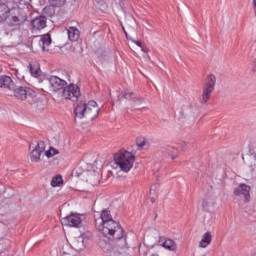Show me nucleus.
I'll list each match as a JSON object with an SVG mask.
<instances>
[{"mask_svg": "<svg viewBox=\"0 0 256 256\" xmlns=\"http://www.w3.org/2000/svg\"><path fill=\"white\" fill-rule=\"evenodd\" d=\"M72 249L75 251H83L85 249V243L83 242V238H78L72 242Z\"/></svg>", "mask_w": 256, "mask_h": 256, "instance_id": "20", "label": "nucleus"}, {"mask_svg": "<svg viewBox=\"0 0 256 256\" xmlns=\"http://www.w3.org/2000/svg\"><path fill=\"white\" fill-rule=\"evenodd\" d=\"M215 85H217V77L214 74H209L202 89V100L201 103L207 104L211 99V93L215 91Z\"/></svg>", "mask_w": 256, "mask_h": 256, "instance_id": "6", "label": "nucleus"}, {"mask_svg": "<svg viewBox=\"0 0 256 256\" xmlns=\"http://www.w3.org/2000/svg\"><path fill=\"white\" fill-rule=\"evenodd\" d=\"M121 99H127L128 101H133V99H136V95L133 92H130L129 90H124L122 93L118 94V101H121Z\"/></svg>", "mask_w": 256, "mask_h": 256, "instance_id": "19", "label": "nucleus"}, {"mask_svg": "<svg viewBox=\"0 0 256 256\" xmlns=\"http://www.w3.org/2000/svg\"><path fill=\"white\" fill-rule=\"evenodd\" d=\"M143 98H141V97H137L136 96V98H134L133 100H132V107H137V105H141V103H143Z\"/></svg>", "mask_w": 256, "mask_h": 256, "instance_id": "26", "label": "nucleus"}, {"mask_svg": "<svg viewBox=\"0 0 256 256\" xmlns=\"http://www.w3.org/2000/svg\"><path fill=\"white\" fill-rule=\"evenodd\" d=\"M45 155H46V157H48V159H51V157H53V152H52V150L50 149V150H47L46 152H45Z\"/></svg>", "mask_w": 256, "mask_h": 256, "instance_id": "28", "label": "nucleus"}, {"mask_svg": "<svg viewBox=\"0 0 256 256\" xmlns=\"http://www.w3.org/2000/svg\"><path fill=\"white\" fill-rule=\"evenodd\" d=\"M162 153L163 155H165V157H171V159H176L175 155H177V148L173 146H167L166 148L162 149Z\"/></svg>", "mask_w": 256, "mask_h": 256, "instance_id": "18", "label": "nucleus"}, {"mask_svg": "<svg viewBox=\"0 0 256 256\" xmlns=\"http://www.w3.org/2000/svg\"><path fill=\"white\" fill-rule=\"evenodd\" d=\"M45 152V142L40 141L30 153V159L34 163L41 161V154Z\"/></svg>", "mask_w": 256, "mask_h": 256, "instance_id": "9", "label": "nucleus"}, {"mask_svg": "<svg viewBox=\"0 0 256 256\" xmlns=\"http://www.w3.org/2000/svg\"><path fill=\"white\" fill-rule=\"evenodd\" d=\"M253 256H256V253Z\"/></svg>", "mask_w": 256, "mask_h": 256, "instance_id": "39", "label": "nucleus"}, {"mask_svg": "<svg viewBox=\"0 0 256 256\" xmlns=\"http://www.w3.org/2000/svg\"><path fill=\"white\" fill-rule=\"evenodd\" d=\"M211 241H213V234H211V232H206L202 235V239L199 242V247L201 249H207V247L211 245Z\"/></svg>", "mask_w": 256, "mask_h": 256, "instance_id": "14", "label": "nucleus"}, {"mask_svg": "<svg viewBox=\"0 0 256 256\" xmlns=\"http://www.w3.org/2000/svg\"><path fill=\"white\" fill-rule=\"evenodd\" d=\"M43 15H45L46 17H53L55 15V6L51 4L50 6H46L43 9Z\"/></svg>", "mask_w": 256, "mask_h": 256, "instance_id": "22", "label": "nucleus"}, {"mask_svg": "<svg viewBox=\"0 0 256 256\" xmlns=\"http://www.w3.org/2000/svg\"><path fill=\"white\" fill-rule=\"evenodd\" d=\"M152 256H159V254H152Z\"/></svg>", "mask_w": 256, "mask_h": 256, "instance_id": "35", "label": "nucleus"}, {"mask_svg": "<svg viewBox=\"0 0 256 256\" xmlns=\"http://www.w3.org/2000/svg\"><path fill=\"white\" fill-rule=\"evenodd\" d=\"M0 87L2 89H8L9 91H13V89H15V83L13 82V79H11V77L1 76Z\"/></svg>", "mask_w": 256, "mask_h": 256, "instance_id": "13", "label": "nucleus"}, {"mask_svg": "<svg viewBox=\"0 0 256 256\" xmlns=\"http://www.w3.org/2000/svg\"><path fill=\"white\" fill-rule=\"evenodd\" d=\"M254 157L256 159V147L254 148Z\"/></svg>", "mask_w": 256, "mask_h": 256, "instance_id": "34", "label": "nucleus"}, {"mask_svg": "<svg viewBox=\"0 0 256 256\" xmlns=\"http://www.w3.org/2000/svg\"><path fill=\"white\" fill-rule=\"evenodd\" d=\"M12 91L16 99H19V101H27L30 105H33V103H35V99H37V92L27 86H20L17 88L14 86Z\"/></svg>", "mask_w": 256, "mask_h": 256, "instance_id": "5", "label": "nucleus"}, {"mask_svg": "<svg viewBox=\"0 0 256 256\" xmlns=\"http://www.w3.org/2000/svg\"><path fill=\"white\" fill-rule=\"evenodd\" d=\"M138 147H145V140H137Z\"/></svg>", "mask_w": 256, "mask_h": 256, "instance_id": "29", "label": "nucleus"}, {"mask_svg": "<svg viewBox=\"0 0 256 256\" xmlns=\"http://www.w3.org/2000/svg\"><path fill=\"white\" fill-rule=\"evenodd\" d=\"M67 35H68L69 41H79V37H80L79 29L75 27H69L67 29Z\"/></svg>", "mask_w": 256, "mask_h": 256, "instance_id": "16", "label": "nucleus"}, {"mask_svg": "<svg viewBox=\"0 0 256 256\" xmlns=\"http://www.w3.org/2000/svg\"><path fill=\"white\" fill-rule=\"evenodd\" d=\"M114 162L124 173H129L133 169L135 156L129 151H121L114 155Z\"/></svg>", "mask_w": 256, "mask_h": 256, "instance_id": "4", "label": "nucleus"}, {"mask_svg": "<svg viewBox=\"0 0 256 256\" xmlns=\"http://www.w3.org/2000/svg\"><path fill=\"white\" fill-rule=\"evenodd\" d=\"M72 251H73V248H71V245L64 244L61 247L60 253L62 256H65V255L71 256Z\"/></svg>", "mask_w": 256, "mask_h": 256, "instance_id": "23", "label": "nucleus"}, {"mask_svg": "<svg viewBox=\"0 0 256 256\" xmlns=\"http://www.w3.org/2000/svg\"><path fill=\"white\" fill-rule=\"evenodd\" d=\"M211 205H213L212 201H209L207 199H203L202 200V207L203 209H205L207 211V209H209V207H211Z\"/></svg>", "mask_w": 256, "mask_h": 256, "instance_id": "27", "label": "nucleus"}, {"mask_svg": "<svg viewBox=\"0 0 256 256\" xmlns=\"http://www.w3.org/2000/svg\"><path fill=\"white\" fill-rule=\"evenodd\" d=\"M132 43H135L137 47H141V41L132 39Z\"/></svg>", "mask_w": 256, "mask_h": 256, "instance_id": "31", "label": "nucleus"}, {"mask_svg": "<svg viewBox=\"0 0 256 256\" xmlns=\"http://www.w3.org/2000/svg\"><path fill=\"white\" fill-rule=\"evenodd\" d=\"M75 115L78 119H96L99 115V106H97V102L91 100L88 103L86 102H78L75 108Z\"/></svg>", "mask_w": 256, "mask_h": 256, "instance_id": "2", "label": "nucleus"}, {"mask_svg": "<svg viewBox=\"0 0 256 256\" xmlns=\"http://www.w3.org/2000/svg\"><path fill=\"white\" fill-rule=\"evenodd\" d=\"M256 47V46H255ZM255 51H256V48H255Z\"/></svg>", "mask_w": 256, "mask_h": 256, "instance_id": "40", "label": "nucleus"}, {"mask_svg": "<svg viewBox=\"0 0 256 256\" xmlns=\"http://www.w3.org/2000/svg\"><path fill=\"white\" fill-rule=\"evenodd\" d=\"M150 191H153V188H151Z\"/></svg>", "mask_w": 256, "mask_h": 256, "instance_id": "38", "label": "nucleus"}, {"mask_svg": "<svg viewBox=\"0 0 256 256\" xmlns=\"http://www.w3.org/2000/svg\"><path fill=\"white\" fill-rule=\"evenodd\" d=\"M62 96L64 99H71L72 101H77L81 97V89L75 84H71L65 87L62 91Z\"/></svg>", "mask_w": 256, "mask_h": 256, "instance_id": "7", "label": "nucleus"}, {"mask_svg": "<svg viewBox=\"0 0 256 256\" xmlns=\"http://www.w3.org/2000/svg\"><path fill=\"white\" fill-rule=\"evenodd\" d=\"M29 72L32 75V77H39L41 73V66L37 62H32L28 66Z\"/></svg>", "mask_w": 256, "mask_h": 256, "instance_id": "17", "label": "nucleus"}, {"mask_svg": "<svg viewBox=\"0 0 256 256\" xmlns=\"http://www.w3.org/2000/svg\"><path fill=\"white\" fill-rule=\"evenodd\" d=\"M50 150L52 151V154H53V156L54 155H59V150H57V149H55V148H50Z\"/></svg>", "mask_w": 256, "mask_h": 256, "instance_id": "30", "label": "nucleus"}, {"mask_svg": "<svg viewBox=\"0 0 256 256\" xmlns=\"http://www.w3.org/2000/svg\"><path fill=\"white\" fill-rule=\"evenodd\" d=\"M48 83L51 87L52 91H61V89H63L66 85L67 82L57 76H51L48 80Z\"/></svg>", "mask_w": 256, "mask_h": 256, "instance_id": "11", "label": "nucleus"}, {"mask_svg": "<svg viewBox=\"0 0 256 256\" xmlns=\"http://www.w3.org/2000/svg\"><path fill=\"white\" fill-rule=\"evenodd\" d=\"M151 203H155V198L150 199Z\"/></svg>", "mask_w": 256, "mask_h": 256, "instance_id": "33", "label": "nucleus"}, {"mask_svg": "<svg viewBox=\"0 0 256 256\" xmlns=\"http://www.w3.org/2000/svg\"><path fill=\"white\" fill-rule=\"evenodd\" d=\"M252 71L256 73V59L252 63Z\"/></svg>", "mask_w": 256, "mask_h": 256, "instance_id": "32", "label": "nucleus"}, {"mask_svg": "<svg viewBox=\"0 0 256 256\" xmlns=\"http://www.w3.org/2000/svg\"><path fill=\"white\" fill-rule=\"evenodd\" d=\"M51 45V35L44 34L39 40V46L42 47L43 51H49L47 47Z\"/></svg>", "mask_w": 256, "mask_h": 256, "instance_id": "15", "label": "nucleus"}, {"mask_svg": "<svg viewBox=\"0 0 256 256\" xmlns=\"http://www.w3.org/2000/svg\"><path fill=\"white\" fill-rule=\"evenodd\" d=\"M124 34L126 35V37H127V32L124 30Z\"/></svg>", "mask_w": 256, "mask_h": 256, "instance_id": "36", "label": "nucleus"}, {"mask_svg": "<svg viewBox=\"0 0 256 256\" xmlns=\"http://www.w3.org/2000/svg\"><path fill=\"white\" fill-rule=\"evenodd\" d=\"M81 223H83V220L78 214L72 213L61 219V224L65 227H75L76 229H79V227H81Z\"/></svg>", "mask_w": 256, "mask_h": 256, "instance_id": "8", "label": "nucleus"}, {"mask_svg": "<svg viewBox=\"0 0 256 256\" xmlns=\"http://www.w3.org/2000/svg\"><path fill=\"white\" fill-rule=\"evenodd\" d=\"M13 11L6 3L0 2V23L5 21L10 27L23 25L27 18L13 15Z\"/></svg>", "mask_w": 256, "mask_h": 256, "instance_id": "3", "label": "nucleus"}, {"mask_svg": "<svg viewBox=\"0 0 256 256\" xmlns=\"http://www.w3.org/2000/svg\"><path fill=\"white\" fill-rule=\"evenodd\" d=\"M50 5H52V7H63V5H65V3H67V0H48Z\"/></svg>", "mask_w": 256, "mask_h": 256, "instance_id": "25", "label": "nucleus"}, {"mask_svg": "<svg viewBox=\"0 0 256 256\" xmlns=\"http://www.w3.org/2000/svg\"><path fill=\"white\" fill-rule=\"evenodd\" d=\"M255 171V168H252V172Z\"/></svg>", "mask_w": 256, "mask_h": 256, "instance_id": "37", "label": "nucleus"}, {"mask_svg": "<svg viewBox=\"0 0 256 256\" xmlns=\"http://www.w3.org/2000/svg\"><path fill=\"white\" fill-rule=\"evenodd\" d=\"M101 224L98 226V231L104 235L107 239H114L119 241L118 247H127V238L123 234V227L121 224L115 222L113 220V216H111V212L109 210H103L101 215Z\"/></svg>", "mask_w": 256, "mask_h": 256, "instance_id": "1", "label": "nucleus"}, {"mask_svg": "<svg viewBox=\"0 0 256 256\" xmlns=\"http://www.w3.org/2000/svg\"><path fill=\"white\" fill-rule=\"evenodd\" d=\"M251 191V186L241 183L237 188L234 189V195L236 197L244 196L246 203L251 199V195L249 194Z\"/></svg>", "mask_w": 256, "mask_h": 256, "instance_id": "10", "label": "nucleus"}, {"mask_svg": "<svg viewBox=\"0 0 256 256\" xmlns=\"http://www.w3.org/2000/svg\"><path fill=\"white\" fill-rule=\"evenodd\" d=\"M31 24L34 30L41 31V29H45L47 27V17L38 16L32 20Z\"/></svg>", "mask_w": 256, "mask_h": 256, "instance_id": "12", "label": "nucleus"}, {"mask_svg": "<svg viewBox=\"0 0 256 256\" xmlns=\"http://www.w3.org/2000/svg\"><path fill=\"white\" fill-rule=\"evenodd\" d=\"M63 184V178L61 176H55L51 180L52 187H59V185Z\"/></svg>", "mask_w": 256, "mask_h": 256, "instance_id": "24", "label": "nucleus"}, {"mask_svg": "<svg viewBox=\"0 0 256 256\" xmlns=\"http://www.w3.org/2000/svg\"><path fill=\"white\" fill-rule=\"evenodd\" d=\"M162 247H164V249H168V251H175L177 249V244L174 240L166 239L163 242Z\"/></svg>", "mask_w": 256, "mask_h": 256, "instance_id": "21", "label": "nucleus"}]
</instances>
